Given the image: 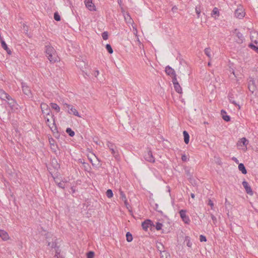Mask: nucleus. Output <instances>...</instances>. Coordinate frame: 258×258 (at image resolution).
I'll return each mask as SVG.
<instances>
[{
  "label": "nucleus",
  "mask_w": 258,
  "mask_h": 258,
  "mask_svg": "<svg viewBox=\"0 0 258 258\" xmlns=\"http://www.w3.org/2000/svg\"><path fill=\"white\" fill-rule=\"evenodd\" d=\"M63 106H66V107L69 109L68 113L70 114H73L76 116L81 117V116L79 115V112L77 111L76 109L74 108L72 105L67 104L66 103H63Z\"/></svg>",
  "instance_id": "nucleus-6"
},
{
  "label": "nucleus",
  "mask_w": 258,
  "mask_h": 258,
  "mask_svg": "<svg viewBox=\"0 0 258 258\" xmlns=\"http://www.w3.org/2000/svg\"><path fill=\"white\" fill-rule=\"evenodd\" d=\"M157 248L160 251V253H162V251L164 250V246L161 243L159 242L157 243Z\"/></svg>",
  "instance_id": "nucleus-28"
},
{
  "label": "nucleus",
  "mask_w": 258,
  "mask_h": 258,
  "mask_svg": "<svg viewBox=\"0 0 258 258\" xmlns=\"http://www.w3.org/2000/svg\"><path fill=\"white\" fill-rule=\"evenodd\" d=\"M14 103L15 102L13 100H11V102L9 103L10 104H14Z\"/></svg>",
  "instance_id": "nucleus-57"
},
{
  "label": "nucleus",
  "mask_w": 258,
  "mask_h": 258,
  "mask_svg": "<svg viewBox=\"0 0 258 258\" xmlns=\"http://www.w3.org/2000/svg\"><path fill=\"white\" fill-rule=\"evenodd\" d=\"M54 179L55 183H56L58 184V183H59V182H58V180L56 179L55 178Z\"/></svg>",
  "instance_id": "nucleus-59"
},
{
  "label": "nucleus",
  "mask_w": 258,
  "mask_h": 258,
  "mask_svg": "<svg viewBox=\"0 0 258 258\" xmlns=\"http://www.w3.org/2000/svg\"><path fill=\"white\" fill-rule=\"evenodd\" d=\"M118 1V3L119 5H121V0H117Z\"/></svg>",
  "instance_id": "nucleus-58"
},
{
  "label": "nucleus",
  "mask_w": 258,
  "mask_h": 258,
  "mask_svg": "<svg viewBox=\"0 0 258 258\" xmlns=\"http://www.w3.org/2000/svg\"><path fill=\"white\" fill-rule=\"evenodd\" d=\"M186 211L185 210H181L179 211V213L182 220L185 223L188 224L190 220L189 217L186 214Z\"/></svg>",
  "instance_id": "nucleus-7"
},
{
  "label": "nucleus",
  "mask_w": 258,
  "mask_h": 258,
  "mask_svg": "<svg viewBox=\"0 0 258 258\" xmlns=\"http://www.w3.org/2000/svg\"><path fill=\"white\" fill-rule=\"evenodd\" d=\"M221 114L223 120L227 122L229 121L230 120L231 118L230 116L226 114V112L224 110H222L221 111Z\"/></svg>",
  "instance_id": "nucleus-19"
},
{
  "label": "nucleus",
  "mask_w": 258,
  "mask_h": 258,
  "mask_svg": "<svg viewBox=\"0 0 258 258\" xmlns=\"http://www.w3.org/2000/svg\"><path fill=\"white\" fill-rule=\"evenodd\" d=\"M181 159L183 161H186L187 160L186 156L185 154L182 155L181 156Z\"/></svg>",
  "instance_id": "nucleus-52"
},
{
  "label": "nucleus",
  "mask_w": 258,
  "mask_h": 258,
  "mask_svg": "<svg viewBox=\"0 0 258 258\" xmlns=\"http://www.w3.org/2000/svg\"><path fill=\"white\" fill-rule=\"evenodd\" d=\"M165 71L168 76H173L176 75L174 70L169 66L166 67Z\"/></svg>",
  "instance_id": "nucleus-16"
},
{
  "label": "nucleus",
  "mask_w": 258,
  "mask_h": 258,
  "mask_svg": "<svg viewBox=\"0 0 258 258\" xmlns=\"http://www.w3.org/2000/svg\"><path fill=\"white\" fill-rule=\"evenodd\" d=\"M102 37L103 40H106L108 38V33L107 31H104L102 33Z\"/></svg>",
  "instance_id": "nucleus-36"
},
{
  "label": "nucleus",
  "mask_w": 258,
  "mask_h": 258,
  "mask_svg": "<svg viewBox=\"0 0 258 258\" xmlns=\"http://www.w3.org/2000/svg\"><path fill=\"white\" fill-rule=\"evenodd\" d=\"M211 51L210 48H206L204 50L205 54L210 59L211 58Z\"/></svg>",
  "instance_id": "nucleus-27"
},
{
  "label": "nucleus",
  "mask_w": 258,
  "mask_h": 258,
  "mask_svg": "<svg viewBox=\"0 0 258 258\" xmlns=\"http://www.w3.org/2000/svg\"><path fill=\"white\" fill-rule=\"evenodd\" d=\"M208 65L209 66H211V62H208Z\"/></svg>",
  "instance_id": "nucleus-61"
},
{
  "label": "nucleus",
  "mask_w": 258,
  "mask_h": 258,
  "mask_svg": "<svg viewBox=\"0 0 258 258\" xmlns=\"http://www.w3.org/2000/svg\"><path fill=\"white\" fill-rule=\"evenodd\" d=\"M92 157H94V158H96V155L95 154H92V153H91L88 156V158H89V159L90 160V161H91V162L92 163V165H94V164L92 163Z\"/></svg>",
  "instance_id": "nucleus-46"
},
{
  "label": "nucleus",
  "mask_w": 258,
  "mask_h": 258,
  "mask_svg": "<svg viewBox=\"0 0 258 258\" xmlns=\"http://www.w3.org/2000/svg\"><path fill=\"white\" fill-rule=\"evenodd\" d=\"M172 79V82L173 85L178 83V82L177 81V78H176V75L173 76Z\"/></svg>",
  "instance_id": "nucleus-42"
},
{
  "label": "nucleus",
  "mask_w": 258,
  "mask_h": 258,
  "mask_svg": "<svg viewBox=\"0 0 258 258\" xmlns=\"http://www.w3.org/2000/svg\"><path fill=\"white\" fill-rule=\"evenodd\" d=\"M46 56L51 63H54L58 61L59 57L56 50L51 45H46L45 47Z\"/></svg>",
  "instance_id": "nucleus-1"
},
{
  "label": "nucleus",
  "mask_w": 258,
  "mask_h": 258,
  "mask_svg": "<svg viewBox=\"0 0 258 258\" xmlns=\"http://www.w3.org/2000/svg\"><path fill=\"white\" fill-rule=\"evenodd\" d=\"M119 192H120V198L121 199V200L123 201L124 202V203L126 204L127 200H126V198L125 194L123 192V191H122L121 190H119Z\"/></svg>",
  "instance_id": "nucleus-26"
},
{
  "label": "nucleus",
  "mask_w": 258,
  "mask_h": 258,
  "mask_svg": "<svg viewBox=\"0 0 258 258\" xmlns=\"http://www.w3.org/2000/svg\"><path fill=\"white\" fill-rule=\"evenodd\" d=\"M245 13L242 8H238L235 11V16L236 18L241 19L244 17Z\"/></svg>",
  "instance_id": "nucleus-12"
},
{
  "label": "nucleus",
  "mask_w": 258,
  "mask_h": 258,
  "mask_svg": "<svg viewBox=\"0 0 258 258\" xmlns=\"http://www.w3.org/2000/svg\"><path fill=\"white\" fill-rule=\"evenodd\" d=\"M0 237L4 241H7L10 239L8 233L4 230L0 229Z\"/></svg>",
  "instance_id": "nucleus-15"
},
{
  "label": "nucleus",
  "mask_w": 258,
  "mask_h": 258,
  "mask_svg": "<svg viewBox=\"0 0 258 258\" xmlns=\"http://www.w3.org/2000/svg\"><path fill=\"white\" fill-rule=\"evenodd\" d=\"M87 258H93L95 255V253L93 251H90L87 253Z\"/></svg>",
  "instance_id": "nucleus-37"
},
{
  "label": "nucleus",
  "mask_w": 258,
  "mask_h": 258,
  "mask_svg": "<svg viewBox=\"0 0 258 258\" xmlns=\"http://www.w3.org/2000/svg\"><path fill=\"white\" fill-rule=\"evenodd\" d=\"M242 184L245 188L246 192L250 196H252L253 192L251 187L249 185L248 182L246 181H243L242 183Z\"/></svg>",
  "instance_id": "nucleus-11"
},
{
  "label": "nucleus",
  "mask_w": 258,
  "mask_h": 258,
  "mask_svg": "<svg viewBox=\"0 0 258 258\" xmlns=\"http://www.w3.org/2000/svg\"><path fill=\"white\" fill-rule=\"evenodd\" d=\"M58 186L59 187L64 188V182H59L58 183Z\"/></svg>",
  "instance_id": "nucleus-51"
},
{
  "label": "nucleus",
  "mask_w": 258,
  "mask_h": 258,
  "mask_svg": "<svg viewBox=\"0 0 258 258\" xmlns=\"http://www.w3.org/2000/svg\"><path fill=\"white\" fill-rule=\"evenodd\" d=\"M248 88L249 91L252 93H253V92L255 91L256 87L253 80L252 79L249 81Z\"/></svg>",
  "instance_id": "nucleus-13"
},
{
  "label": "nucleus",
  "mask_w": 258,
  "mask_h": 258,
  "mask_svg": "<svg viewBox=\"0 0 258 258\" xmlns=\"http://www.w3.org/2000/svg\"><path fill=\"white\" fill-rule=\"evenodd\" d=\"M183 135L184 137V141L185 144H187L189 141V134L186 131H184L183 132Z\"/></svg>",
  "instance_id": "nucleus-22"
},
{
  "label": "nucleus",
  "mask_w": 258,
  "mask_h": 258,
  "mask_svg": "<svg viewBox=\"0 0 258 258\" xmlns=\"http://www.w3.org/2000/svg\"><path fill=\"white\" fill-rule=\"evenodd\" d=\"M126 238L127 242H131L133 240L132 234L130 232L126 233Z\"/></svg>",
  "instance_id": "nucleus-29"
},
{
  "label": "nucleus",
  "mask_w": 258,
  "mask_h": 258,
  "mask_svg": "<svg viewBox=\"0 0 258 258\" xmlns=\"http://www.w3.org/2000/svg\"><path fill=\"white\" fill-rule=\"evenodd\" d=\"M185 242H186V245H187L188 247H191V246H192V243H191V242L190 241V239L189 237H188V236H186V237H185Z\"/></svg>",
  "instance_id": "nucleus-31"
},
{
  "label": "nucleus",
  "mask_w": 258,
  "mask_h": 258,
  "mask_svg": "<svg viewBox=\"0 0 258 258\" xmlns=\"http://www.w3.org/2000/svg\"><path fill=\"white\" fill-rule=\"evenodd\" d=\"M54 19L55 20L57 21H59L60 20V17L59 15L58 14V13L55 12L54 14Z\"/></svg>",
  "instance_id": "nucleus-40"
},
{
  "label": "nucleus",
  "mask_w": 258,
  "mask_h": 258,
  "mask_svg": "<svg viewBox=\"0 0 258 258\" xmlns=\"http://www.w3.org/2000/svg\"><path fill=\"white\" fill-rule=\"evenodd\" d=\"M195 10H196V13L197 15V17H198V18H199L200 16V14H201V10L199 8L196 7Z\"/></svg>",
  "instance_id": "nucleus-44"
},
{
  "label": "nucleus",
  "mask_w": 258,
  "mask_h": 258,
  "mask_svg": "<svg viewBox=\"0 0 258 258\" xmlns=\"http://www.w3.org/2000/svg\"><path fill=\"white\" fill-rule=\"evenodd\" d=\"M142 226L144 230L147 231L149 227L154 226V225L151 220L147 219L142 222Z\"/></svg>",
  "instance_id": "nucleus-8"
},
{
  "label": "nucleus",
  "mask_w": 258,
  "mask_h": 258,
  "mask_svg": "<svg viewBox=\"0 0 258 258\" xmlns=\"http://www.w3.org/2000/svg\"><path fill=\"white\" fill-rule=\"evenodd\" d=\"M162 226H163V225L162 223H159V222H157L156 224L155 228L157 230H160L161 229Z\"/></svg>",
  "instance_id": "nucleus-38"
},
{
  "label": "nucleus",
  "mask_w": 258,
  "mask_h": 258,
  "mask_svg": "<svg viewBox=\"0 0 258 258\" xmlns=\"http://www.w3.org/2000/svg\"><path fill=\"white\" fill-rule=\"evenodd\" d=\"M161 254V258H170V255L169 253L165 250H163Z\"/></svg>",
  "instance_id": "nucleus-24"
},
{
  "label": "nucleus",
  "mask_w": 258,
  "mask_h": 258,
  "mask_svg": "<svg viewBox=\"0 0 258 258\" xmlns=\"http://www.w3.org/2000/svg\"><path fill=\"white\" fill-rule=\"evenodd\" d=\"M1 43H2V47L5 50H6V51L7 52V53L9 54H11L12 53V51H11V50L8 48L7 44L6 43V42L3 40H2L1 41Z\"/></svg>",
  "instance_id": "nucleus-20"
},
{
  "label": "nucleus",
  "mask_w": 258,
  "mask_h": 258,
  "mask_svg": "<svg viewBox=\"0 0 258 258\" xmlns=\"http://www.w3.org/2000/svg\"><path fill=\"white\" fill-rule=\"evenodd\" d=\"M1 98L3 99H4V98H6L8 100H10V96L8 94L4 92L2 94Z\"/></svg>",
  "instance_id": "nucleus-39"
},
{
  "label": "nucleus",
  "mask_w": 258,
  "mask_h": 258,
  "mask_svg": "<svg viewBox=\"0 0 258 258\" xmlns=\"http://www.w3.org/2000/svg\"><path fill=\"white\" fill-rule=\"evenodd\" d=\"M217 14H219L218 9L217 8H214L212 12V16L216 15Z\"/></svg>",
  "instance_id": "nucleus-45"
},
{
  "label": "nucleus",
  "mask_w": 258,
  "mask_h": 258,
  "mask_svg": "<svg viewBox=\"0 0 258 258\" xmlns=\"http://www.w3.org/2000/svg\"><path fill=\"white\" fill-rule=\"evenodd\" d=\"M77 66L81 70L84 72V69H86V62L83 60H78L77 61Z\"/></svg>",
  "instance_id": "nucleus-17"
},
{
  "label": "nucleus",
  "mask_w": 258,
  "mask_h": 258,
  "mask_svg": "<svg viewBox=\"0 0 258 258\" xmlns=\"http://www.w3.org/2000/svg\"><path fill=\"white\" fill-rule=\"evenodd\" d=\"M50 106L52 107V108L55 110L57 112H59L60 108L57 104L54 103H50Z\"/></svg>",
  "instance_id": "nucleus-25"
},
{
  "label": "nucleus",
  "mask_w": 258,
  "mask_h": 258,
  "mask_svg": "<svg viewBox=\"0 0 258 258\" xmlns=\"http://www.w3.org/2000/svg\"><path fill=\"white\" fill-rule=\"evenodd\" d=\"M66 132L71 136L73 137L75 135V132L71 130L70 128H67Z\"/></svg>",
  "instance_id": "nucleus-35"
},
{
  "label": "nucleus",
  "mask_w": 258,
  "mask_h": 258,
  "mask_svg": "<svg viewBox=\"0 0 258 258\" xmlns=\"http://www.w3.org/2000/svg\"><path fill=\"white\" fill-rule=\"evenodd\" d=\"M218 163L219 165H221V164H222V162H221V161H218Z\"/></svg>",
  "instance_id": "nucleus-60"
},
{
  "label": "nucleus",
  "mask_w": 258,
  "mask_h": 258,
  "mask_svg": "<svg viewBox=\"0 0 258 258\" xmlns=\"http://www.w3.org/2000/svg\"><path fill=\"white\" fill-rule=\"evenodd\" d=\"M22 90L25 94L28 96L31 94V91L29 88L25 85L24 83H22Z\"/></svg>",
  "instance_id": "nucleus-18"
},
{
  "label": "nucleus",
  "mask_w": 258,
  "mask_h": 258,
  "mask_svg": "<svg viewBox=\"0 0 258 258\" xmlns=\"http://www.w3.org/2000/svg\"><path fill=\"white\" fill-rule=\"evenodd\" d=\"M249 47L251 48L252 49L254 50L255 52H256L258 53V46H255L252 43H250L248 45Z\"/></svg>",
  "instance_id": "nucleus-34"
},
{
  "label": "nucleus",
  "mask_w": 258,
  "mask_h": 258,
  "mask_svg": "<svg viewBox=\"0 0 258 258\" xmlns=\"http://www.w3.org/2000/svg\"><path fill=\"white\" fill-rule=\"evenodd\" d=\"M177 10V7L176 6H174L172 8V11L173 12H175Z\"/></svg>",
  "instance_id": "nucleus-54"
},
{
  "label": "nucleus",
  "mask_w": 258,
  "mask_h": 258,
  "mask_svg": "<svg viewBox=\"0 0 258 258\" xmlns=\"http://www.w3.org/2000/svg\"><path fill=\"white\" fill-rule=\"evenodd\" d=\"M241 142L244 145H246L247 144L248 141L246 140L245 138H242L241 139Z\"/></svg>",
  "instance_id": "nucleus-48"
},
{
  "label": "nucleus",
  "mask_w": 258,
  "mask_h": 258,
  "mask_svg": "<svg viewBox=\"0 0 258 258\" xmlns=\"http://www.w3.org/2000/svg\"><path fill=\"white\" fill-rule=\"evenodd\" d=\"M49 143L50 144L51 148H53L52 146L53 147H54V140L52 138L49 139Z\"/></svg>",
  "instance_id": "nucleus-49"
},
{
  "label": "nucleus",
  "mask_w": 258,
  "mask_h": 258,
  "mask_svg": "<svg viewBox=\"0 0 258 258\" xmlns=\"http://www.w3.org/2000/svg\"><path fill=\"white\" fill-rule=\"evenodd\" d=\"M72 190H73V192H75V190L73 189V187H72Z\"/></svg>",
  "instance_id": "nucleus-63"
},
{
  "label": "nucleus",
  "mask_w": 258,
  "mask_h": 258,
  "mask_svg": "<svg viewBox=\"0 0 258 258\" xmlns=\"http://www.w3.org/2000/svg\"><path fill=\"white\" fill-rule=\"evenodd\" d=\"M100 168L102 169V175L106 174V172H107V170H106V169L103 168L102 167H98V171L100 170Z\"/></svg>",
  "instance_id": "nucleus-50"
},
{
  "label": "nucleus",
  "mask_w": 258,
  "mask_h": 258,
  "mask_svg": "<svg viewBox=\"0 0 258 258\" xmlns=\"http://www.w3.org/2000/svg\"><path fill=\"white\" fill-rule=\"evenodd\" d=\"M106 196L108 198H111L113 196V192H112V190L110 189H108L107 190V191L106 192Z\"/></svg>",
  "instance_id": "nucleus-32"
},
{
  "label": "nucleus",
  "mask_w": 258,
  "mask_h": 258,
  "mask_svg": "<svg viewBox=\"0 0 258 258\" xmlns=\"http://www.w3.org/2000/svg\"><path fill=\"white\" fill-rule=\"evenodd\" d=\"M107 131L106 130L103 131V134H105Z\"/></svg>",
  "instance_id": "nucleus-62"
},
{
  "label": "nucleus",
  "mask_w": 258,
  "mask_h": 258,
  "mask_svg": "<svg viewBox=\"0 0 258 258\" xmlns=\"http://www.w3.org/2000/svg\"><path fill=\"white\" fill-rule=\"evenodd\" d=\"M174 89L176 92L179 94L182 93V89L179 83L173 85Z\"/></svg>",
  "instance_id": "nucleus-23"
},
{
  "label": "nucleus",
  "mask_w": 258,
  "mask_h": 258,
  "mask_svg": "<svg viewBox=\"0 0 258 258\" xmlns=\"http://www.w3.org/2000/svg\"><path fill=\"white\" fill-rule=\"evenodd\" d=\"M232 160L233 161H234V162H235L236 163H238V159H237L236 157H233L232 158Z\"/></svg>",
  "instance_id": "nucleus-53"
},
{
  "label": "nucleus",
  "mask_w": 258,
  "mask_h": 258,
  "mask_svg": "<svg viewBox=\"0 0 258 258\" xmlns=\"http://www.w3.org/2000/svg\"><path fill=\"white\" fill-rule=\"evenodd\" d=\"M238 168V169L243 174H246L247 173V170L244 166V165L243 163L239 164Z\"/></svg>",
  "instance_id": "nucleus-21"
},
{
  "label": "nucleus",
  "mask_w": 258,
  "mask_h": 258,
  "mask_svg": "<svg viewBox=\"0 0 258 258\" xmlns=\"http://www.w3.org/2000/svg\"><path fill=\"white\" fill-rule=\"evenodd\" d=\"M211 218L213 221V224L215 226H217V218L212 213L210 214Z\"/></svg>",
  "instance_id": "nucleus-33"
},
{
  "label": "nucleus",
  "mask_w": 258,
  "mask_h": 258,
  "mask_svg": "<svg viewBox=\"0 0 258 258\" xmlns=\"http://www.w3.org/2000/svg\"><path fill=\"white\" fill-rule=\"evenodd\" d=\"M105 48L109 53L112 54L113 53V49L112 48V47L110 44H107L105 46Z\"/></svg>",
  "instance_id": "nucleus-30"
},
{
  "label": "nucleus",
  "mask_w": 258,
  "mask_h": 258,
  "mask_svg": "<svg viewBox=\"0 0 258 258\" xmlns=\"http://www.w3.org/2000/svg\"><path fill=\"white\" fill-rule=\"evenodd\" d=\"M200 241L201 242H206L207 241L206 237L203 235H201L200 236Z\"/></svg>",
  "instance_id": "nucleus-43"
},
{
  "label": "nucleus",
  "mask_w": 258,
  "mask_h": 258,
  "mask_svg": "<svg viewBox=\"0 0 258 258\" xmlns=\"http://www.w3.org/2000/svg\"><path fill=\"white\" fill-rule=\"evenodd\" d=\"M228 98L230 103L233 104L234 105L238 106V109H240L239 101H237L238 95L232 92L229 93Z\"/></svg>",
  "instance_id": "nucleus-4"
},
{
  "label": "nucleus",
  "mask_w": 258,
  "mask_h": 258,
  "mask_svg": "<svg viewBox=\"0 0 258 258\" xmlns=\"http://www.w3.org/2000/svg\"><path fill=\"white\" fill-rule=\"evenodd\" d=\"M54 162V163H55V164H56L55 168H56L57 166H58V164H57V161H56L55 160H52V163H53Z\"/></svg>",
  "instance_id": "nucleus-55"
},
{
  "label": "nucleus",
  "mask_w": 258,
  "mask_h": 258,
  "mask_svg": "<svg viewBox=\"0 0 258 258\" xmlns=\"http://www.w3.org/2000/svg\"><path fill=\"white\" fill-rule=\"evenodd\" d=\"M144 157L145 160L148 162L150 163L155 162V158L153 156L152 152L149 148L147 149V152L145 153Z\"/></svg>",
  "instance_id": "nucleus-5"
},
{
  "label": "nucleus",
  "mask_w": 258,
  "mask_h": 258,
  "mask_svg": "<svg viewBox=\"0 0 258 258\" xmlns=\"http://www.w3.org/2000/svg\"><path fill=\"white\" fill-rule=\"evenodd\" d=\"M208 205L211 207V209H214V203L211 199H209Z\"/></svg>",
  "instance_id": "nucleus-47"
},
{
  "label": "nucleus",
  "mask_w": 258,
  "mask_h": 258,
  "mask_svg": "<svg viewBox=\"0 0 258 258\" xmlns=\"http://www.w3.org/2000/svg\"><path fill=\"white\" fill-rule=\"evenodd\" d=\"M92 0H85L86 6L90 11H95V6L92 3Z\"/></svg>",
  "instance_id": "nucleus-14"
},
{
  "label": "nucleus",
  "mask_w": 258,
  "mask_h": 258,
  "mask_svg": "<svg viewBox=\"0 0 258 258\" xmlns=\"http://www.w3.org/2000/svg\"><path fill=\"white\" fill-rule=\"evenodd\" d=\"M41 109L43 114H45L46 116L50 115V109L48 105L46 103H42L41 104Z\"/></svg>",
  "instance_id": "nucleus-10"
},
{
  "label": "nucleus",
  "mask_w": 258,
  "mask_h": 258,
  "mask_svg": "<svg viewBox=\"0 0 258 258\" xmlns=\"http://www.w3.org/2000/svg\"><path fill=\"white\" fill-rule=\"evenodd\" d=\"M234 31L236 33V37H237L236 39V42L239 44L242 43L245 40L243 35L240 32L238 31L237 29H236Z\"/></svg>",
  "instance_id": "nucleus-9"
},
{
  "label": "nucleus",
  "mask_w": 258,
  "mask_h": 258,
  "mask_svg": "<svg viewBox=\"0 0 258 258\" xmlns=\"http://www.w3.org/2000/svg\"><path fill=\"white\" fill-rule=\"evenodd\" d=\"M254 43L257 44V42L256 40H255V41H254Z\"/></svg>",
  "instance_id": "nucleus-64"
},
{
  "label": "nucleus",
  "mask_w": 258,
  "mask_h": 258,
  "mask_svg": "<svg viewBox=\"0 0 258 258\" xmlns=\"http://www.w3.org/2000/svg\"><path fill=\"white\" fill-rule=\"evenodd\" d=\"M46 119V123L47 125L49 126L51 131L54 133L58 134V132L57 131V127L56 126L54 118L53 115H49L48 116L45 117Z\"/></svg>",
  "instance_id": "nucleus-2"
},
{
  "label": "nucleus",
  "mask_w": 258,
  "mask_h": 258,
  "mask_svg": "<svg viewBox=\"0 0 258 258\" xmlns=\"http://www.w3.org/2000/svg\"><path fill=\"white\" fill-rule=\"evenodd\" d=\"M56 243L54 242H50V241H48L47 242V245L52 247V248H53V247H55L56 246Z\"/></svg>",
  "instance_id": "nucleus-41"
},
{
  "label": "nucleus",
  "mask_w": 258,
  "mask_h": 258,
  "mask_svg": "<svg viewBox=\"0 0 258 258\" xmlns=\"http://www.w3.org/2000/svg\"><path fill=\"white\" fill-rule=\"evenodd\" d=\"M107 145L109 150L111 151V154L115 158V159L116 160H119L120 159V156L118 153V151L117 150V148L116 147L115 145L112 143L108 141Z\"/></svg>",
  "instance_id": "nucleus-3"
},
{
  "label": "nucleus",
  "mask_w": 258,
  "mask_h": 258,
  "mask_svg": "<svg viewBox=\"0 0 258 258\" xmlns=\"http://www.w3.org/2000/svg\"><path fill=\"white\" fill-rule=\"evenodd\" d=\"M190 196H191V197L192 199H194V198H195V194H193V193H191V194H190Z\"/></svg>",
  "instance_id": "nucleus-56"
}]
</instances>
